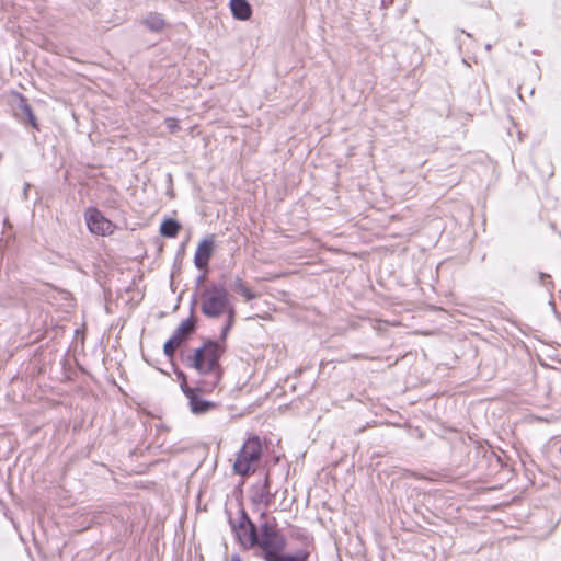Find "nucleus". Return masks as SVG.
Returning <instances> with one entry per match:
<instances>
[{
  "label": "nucleus",
  "mask_w": 561,
  "mask_h": 561,
  "mask_svg": "<svg viewBox=\"0 0 561 561\" xmlns=\"http://www.w3.org/2000/svg\"><path fill=\"white\" fill-rule=\"evenodd\" d=\"M85 220L88 228L92 233L106 236L113 231L112 222L95 208H90L87 210Z\"/></svg>",
  "instance_id": "6"
},
{
  "label": "nucleus",
  "mask_w": 561,
  "mask_h": 561,
  "mask_svg": "<svg viewBox=\"0 0 561 561\" xmlns=\"http://www.w3.org/2000/svg\"><path fill=\"white\" fill-rule=\"evenodd\" d=\"M164 123H165L167 128L171 133H174L179 129V122H178V119H175L173 117L165 118Z\"/></svg>",
  "instance_id": "17"
},
{
  "label": "nucleus",
  "mask_w": 561,
  "mask_h": 561,
  "mask_svg": "<svg viewBox=\"0 0 561 561\" xmlns=\"http://www.w3.org/2000/svg\"><path fill=\"white\" fill-rule=\"evenodd\" d=\"M28 188H30V184H28V183H26V184H25V187H24V194H25V195L27 194V190H28Z\"/></svg>",
  "instance_id": "21"
},
{
  "label": "nucleus",
  "mask_w": 561,
  "mask_h": 561,
  "mask_svg": "<svg viewBox=\"0 0 561 561\" xmlns=\"http://www.w3.org/2000/svg\"><path fill=\"white\" fill-rule=\"evenodd\" d=\"M182 392L190 401V409L194 414H204L215 407V403L202 399L195 391L187 385L186 378L183 377V383L180 385Z\"/></svg>",
  "instance_id": "7"
},
{
  "label": "nucleus",
  "mask_w": 561,
  "mask_h": 561,
  "mask_svg": "<svg viewBox=\"0 0 561 561\" xmlns=\"http://www.w3.org/2000/svg\"><path fill=\"white\" fill-rule=\"evenodd\" d=\"M392 2V0H382L383 5H388Z\"/></svg>",
  "instance_id": "20"
},
{
  "label": "nucleus",
  "mask_w": 561,
  "mask_h": 561,
  "mask_svg": "<svg viewBox=\"0 0 561 561\" xmlns=\"http://www.w3.org/2000/svg\"><path fill=\"white\" fill-rule=\"evenodd\" d=\"M195 329V321L192 318L183 320L180 325L173 332L172 339L180 345L193 333Z\"/></svg>",
  "instance_id": "10"
},
{
  "label": "nucleus",
  "mask_w": 561,
  "mask_h": 561,
  "mask_svg": "<svg viewBox=\"0 0 561 561\" xmlns=\"http://www.w3.org/2000/svg\"><path fill=\"white\" fill-rule=\"evenodd\" d=\"M232 289L238 294L242 295L247 301L256 298V294L253 293L241 277H236L232 283Z\"/></svg>",
  "instance_id": "12"
},
{
  "label": "nucleus",
  "mask_w": 561,
  "mask_h": 561,
  "mask_svg": "<svg viewBox=\"0 0 561 561\" xmlns=\"http://www.w3.org/2000/svg\"><path fill=\"white\" fill-rule=\"evenodd\" d=\"M230 10L234 19L247 21L251 18L252 9L247 0H230Z\"/></svg>",
  "instance_id": "9"
},
{
  "label": "nucleus",
  "mask_w": 561,
  "mask_h": 561,
  "mask_svg": "<svg viewBox=\"0 0 561 561\" xmlns=\"http://www.w3.org/2000/svg\"><path fill=\"white\" fill-rule=\"evenodd\" d=\"M262 455V444L257 436L248 438L242 445L233 463L234 471L240 476H248L254 471V466Z\"/></svg>",
  "instance_id": "4"
},
{
  "label": "nucleus",
  "mask_w": 561,
  "mask_h": 561,
  "mask_svg": "<svg viewBox=\"0 0 561 561\" xmlns=\"http://www.w3.org/2000/svg\"><path fill=\"white\" fill-rule=\"evenodd\" d=\"M201 310L208 318H219L227 314V323L221 333L225 337L233 324L236 310L230 302L228 290L224 284H211L202 291Z\"/></svg>",
  "instance_id": "3"
},
{
  "label": "nucleus",
  "mask_w": 561,
  "mask_h": 561,
  "mask_svg": "<svg viewBox=\"0 0 561 561\" xmlns=\"http://www.w3.org/2000/svg\"><path fill=\"white\" fill-rule=\"evenodd\" d=\"M271 481L268 473L265 474L264 481L252 488L251 501L261 512V518H265L267 508L274 499V494L270 490Z\"/></svg>",
  "instance_id": "5"
},
{
  "label": "nucleus",
  "mask_w": 561,
  "mask_h": 561,
  "mask_svg": "<svg viewBox=\"0 0 561 561\" xmlns=\"http://www.w3.org/2000/svg\"><path fill=\"white\" fill-rule=\"evenodd\" d=\"M176 375H178V378L180 379V382H181V385H182V383H183V377H185V378H186V376H185V375H184V373H182V371L178 373Z\"/></svg>",
  "instance_id": "18"
},
{
  "label": "nucleus",
  "mask_w": 561,
  "mask_h": 561,
  "mask_svg": "<svg viewBox=\"0 0 561 561\" xmlns=\"http://www.w3.org/2000/svg\"><path fill=\"white\" fill-rule=\"evenodd\" d=\"M232 529L239 543L244 549H254L256 557L264 561H308L310 552L306 549L295 553H285L287 539L283 535L273 518V522L264 520L256 526L241 511L238 524H232Z\"/></svg>",
  "instance_id": "1"
},
{
  "label": "nucleus",
  "mask_w": 561,
  "mask_h": 561,
  "mask_svg": "<svg viewBox=\"0 0 561 561\" xmlns=\"http://www.w3.org/2000/svg\"><path fill=\"white\" fill-rule=\"evenodd\" d=\"M214 237H207L203 239L194 255V264L198 270H205L208 266V262L213 255L214 252Z\"/></svg>",
  "instance_id": "8"
},
{
  "label": "nucleus",
  "mask_w": 561,
  "mask_h": 561,
  "mask_svg": "<svg viewBox=\"0 0 561 561\" xmlns=\"http://www.w3.org/2000/svg\"><path fill=\"white\" fill-rule=\"evenodd\" d=\"M180 346L179 343H176L175 341H173L172 339H169L165 343H164V346H163V351H164V354L167 357L171 358L173 357L176 348Z\"/></svg>",
  "instance_id": "15"
},
{
  "label": "nucleus",
  "mask_w": 561,
  "mask_h": 561,
  "mask_svg": "<svg viewBox=\"0 0 561 561\" xmlns=\"http://www.w3.org/2000/svg\"><path fill=\"white\" fill-rule=\"evenodd\" d=\"M230 561H242V559L238 554H232Z\"/></svg>",
  "instance_id": "19"
},
{
  "label": "nucleus",
  "mask_w": 561,
  "mask_h": 561,
  "mask_svg": "<svg viewBox=\"0 0 561 561\" xmlns=\"http://www.w3.org/2000/svg\"><path fill=\"white\" fill-rule=\"evenodd\" d=\"M180 224L175 219H165L160 226V233L167 238L176 237Z\"/></svg>",
  "instance_id": "13"
},
{
  "label": "nucleus",
  "mask_w": 561,
  "mask_h": 561,
  "mask_svg": "<svg viewBox=\"0 0 561 561\" xmlns=\"http://www.w3.org/2000/svg\"><path fill=\"white\" fill-rule=\"evenodd\" d=\"M538 277H539V283L542 284L549 293H551L554 287L553 282L551 280V276L549 274L540 272L538 274Z\"/></svg>",
  "instance_id": "16"
},
{
  "label": "nucleus",
  "mask_w": 561,
  "mask_h": 561,
  "mask_svg": "<svg viewBox=\"0 0 561 561\" xmlns=\"http://www.w3.org/2000/svg\"><path fill=\"white\" fill-rule=\"evenodd\" d=\"M16 111H18L16 115L20 116L21 119H22V116H24L34 128H37L36 117L34 115L26 98H24L23 95H19Z\"/></svg>",
  "instance_id": "11"
},
{
  "label": "nucleus",
  "mask_w": 561,
  "mask_h": 561,
  "mask_svg": "<svg viewBox=\"0 0 561 561\" xmlns=\"http://www.w3.org/2000/svg\"><path fill=\"white\" fill-rule=\"evenodd\" d=\"M485 48H486L488 50H490V49H491V45H490V44H488V45L485 46Z\"/></svg>",
  "instance_id": "22"
},
{
  "label": "nucleus",
  "mask_w": 561,
  "mask_h": 561,
  "mask_svg": "<svg viewBox=\"0 0 561 561\" xmlns=\"http://www.w3.org/2000/svg\"><path fill=\"white\" fill-rule=\"evenodd\" d=\"M224 348L216 341H208L202 347L195 350L192 356H188V365L194 368L201 377L197 389L203 392L213 391L221 379V367L219 358Z\"/></svg>",
  "instance_id": "2"
},
{
  "label": "nucleus",
  "mask_w": 561,
  "mask_h": 561,
  "mask_svg": "<svg viewBox=\"0 0 561 561\" xmlns=\"http://www.w3.org/2000/svg\"><path fill=\"white\" fill-rule=\"evenodd\" d=\"M144 24L152 32H159L164 26V20L161 14L150 13L144 19Z\"/></svg>",
  "instance_id": "14"
}]
</instances>
